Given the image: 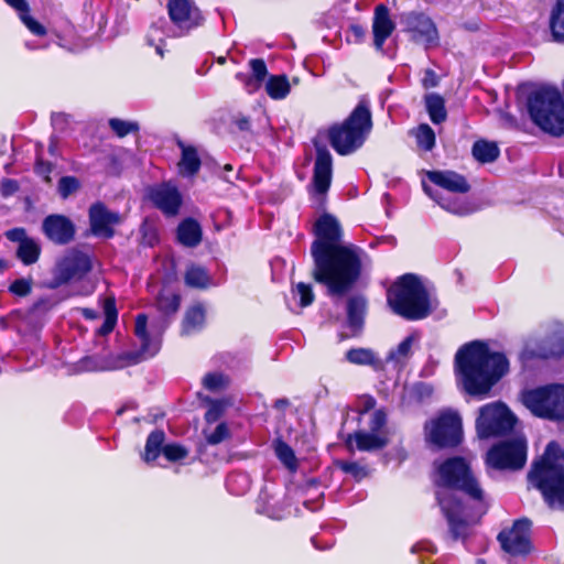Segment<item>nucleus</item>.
Here are the masks:
<instances>
[{"mask_svg": "<svg viewBox=\"0 0 564 564\" xmlns=\"http://www.w3.org/2000/svg\"><path fill=\"white\" fill-rule=\"evenodd\" d=\"M350 31L355 35L356 40H360L365 35V29L360 25H351Z\"/></svg>", "mask_w": 564, "mask_h": 564, "instance_id": "obj_61", "label": "nucleus"}, {"mask_svg": "<svg viewBox=\"0 0 564 564\" xmlns=\"http://www.w3.org/2000/svg\"><path fill=\"white\" fill-rule=\"evenodd\" d=\"M290 89V83L285 75L271 76L265 84L267 94L275 100L284 99Z\"/></svg>", "mask_w": 564, "mask_h": 564, "instance_id": "obj_35", "label": "nucleus"}, {"mask_svg": "<svg viewBox=\"0 0 564 564\" xmlns=\"http://www.w3.org/2000/svg\"><path fill=\"white\" fill-rule=\"evenodd\" d=\"M19 191V183L12 178H4L0 185V194L3 197H9Z\"/></svg>", "mask_w": 564, "mask_h": 564, "instance_id": "obj_55", "label": "nucleus"}, {"mask_svg": "<svg viewBox=\"0 0 564 564\" xmlns=\"http://www.w3.org/2000/svg\"><path fill=\"white\" fill-rule=\"evenodd\" d=\"M165 433L162 430L151 432L147 438L143 460L152 463L162 454V448L165 445Z\"/></svg>", "mask_w": 564, "mask_h": 564, "instance_id": "obj_30", "label": "nucleus"}, {"mask_svg": "<svg viewBox=\"0 0 564 564\" xmlns=\"http://www.w3.org/2000/svg\"><path fill=\"white\" fill-rule=\"evenodd\" d=\"M78 188V181L72 176H64L58 182V192L63 197H67L69 194Z\"/></svg>", "mask_w": 564, "mask_h": 564, "instance_id": "obj_52", "label": "nucleus"}, {"mask_svg": "<svg viewBox=\"0 0 564 564\" xmlns=\"http://www.w3.org/2000/svg\"><path fill=\"white\" fill-rule=\"evenodd\" d=\"M523 405L535 416L564 420V384H546L521 393Z\"/></svg>", "mask_w": 564, "mask_h": 564, "instance_id": "obj_9", "label": "nucleus"}, {"mask_svg": "<svg viewBox=\"0 0 564 564\" xmlns=\"http://www.w3.org/2000/svg\"><path fill=\"white\" fill-rule=\"evenodd\" d=\"M387 414L383 410H376L369 416V431H357L349 434L347 444L356 443L357 449L361 452H372L386 447L389 443L388 431L386 429Z\"/></svg>", "mask_w": 564, "mask_h": 564, "instance_id": "obj_13", "label": "nucleus"}, {"mask_svg": "<svg viewBox=\"0 0 564 564\" xmlns=\"http://www.w3.org/2000/svg\"><path fill=\"white\" fill-rule=\"evenodd\" d=\"M550 30L554 42L564 43V0H557L551 11Z\"/></svg>", "mask_w": 564, "mask_h": 564, "instance_id": "obj_31", "label": "nucleus"}, {"mask_svg": "<svg viewBox=\"0 0 564 564\" xmlns=\"http://www.w3.org/2000/svg\"><path fill=\"white\" fill-rule=\"evenodd\" d=\"M457 381L469 395L486 398L509 370L503 354L490 351L487 344L474 340L462 346L455 356Z\"/></svg>", "mask_w": 564, "mask_h": 564, "instance_id": "obj_3", "label": "nucleus"}, {"mask_svg": "<svg viewBox=\"0 0 564 564\" xmlns=\"http://www.w3.org/2000/svg\"><path fill=\"white\" fill-rule=\"evenodd\" d=\"M251 76L242 73L237 74V78L245 83L249 93L257 90L268 75V68L262 58H253L249 62Z\"/></svg>", "mask_w": 564, "mask_h": 564, "instance_id": "obj_24", "label": "nucleus"}, {"mask_svg": "<svg viewBox=\"0 0 564 564\" xmlns=\"http://www.w3.org/2000/svg\"><path fill=\"white\" fill-rule=\"evenodd\" d=\"M391 310L409 321L427 317L438 305L436 297L414 274L400 276L388 290Z\"/></svg>", "mask_w": 564, "mask_h": 564, "instance_id": "obj_4", "label": "nucleus"}, {"mask_svg": "<svg viewBox=\"0 0 564 564\" xmlns=\"http://www.w3.org/2000/svg\"><path fill=\"white\" fill-rule=\"evenodd\" d=\"M316 158L312 181V194L316 202L322 203L327 193L333 176V158L325 145L314 142Z\"/></svg>", "mask_w": 564, "mask_h": 564, "instance_id": "obj_17", "label": "nucleus"}, {"mask_svg": "<svg viewBox=\"0 0 564 564\" xmlns=\"http://www.w3.org/2000/svg\"><path fill=\"white\" fill-rule=\"evenodd\" d=\"M151 200L162 212H177L182 197L176 187L164 184L151 192Z\"/></svg>", "mask_w": 564, "mask_h": 564, "instance_id": "obj_22", "label": "nucleus"}, {"mask_svg": "<svg viewBox=\"0 0 564 564\" xmlns=\"http://www.w3.org/2000/svg\"><path fill=\"white\" fill-rule=\"evenodd\" d=\"M424 88H432L438 85V78L433 69H426L422 79Z\"/></svg>", "mask_w": 564, "mask_h": 564, "instance_id": "obj_56", "label": "nucleus"}, {"mask_svg": "<svg viewBox=\"0 0 564 564\" xmlns=\"http://www.w3.org/2000/svg\"><path fill=\"white\" fill-rule=\"evenodd\" d=\"M203 386L210 392H221L229 386V377L223 372H208L203 378Z\"/></svg>", "mask_w": 564, "mask_h": 564, "instance_id": "obj_41", "label": "nucleus"}, {"mask_svg": "<svg viewBox=\"0 0 564 564\" xmlns=\"http://www.w3.org/2000/svg\"><path fill=\"white\" fill-rule=\"evenodd\" d=\"M226 486L231 494L239 496L249 489L250 481L247 475L236 473L228 476Z\"/></svg>", "mask_w": 564, "mask_h": 564, "instance_id": "obj_44", "label": "nucleus"}, {"mask_svg": "<svg viewBox=\"0 0 564 564\" xmlns=\"http://www.w3.org/2000/svg\"><path fill=\"white\" fill-rule=\"evenodd\" d=\"M7 238L11 241H17L21 245V241L29 240L30 238L26 236L25 230L22 228H14L7 231Z\"/></svg>", "mask_w": 564, "mask_h": 564, "instance_id": "obj_57", "label": "nucleus"}, {"mask_svg": "<svg viewBox=\"0 0 564 564\" xmlns=\"http://www.w3.org/2000/svg\"><path fill=\"white\" fill-rule=\"evenodd\" d=\"M235 123L240 131H249L251 127L250 120L247 117L236 118Z\"/></svg>", "mask_w": 564, "mask_h": 564, "instance_id": "obj_60", "label": "nucleus"}, {"mask_svg": "<svg viewBox=\"0 0 564 564\" xmlns=\"http://www.w3.org/2000/svg\"><path fill=\"white\" fill-rule=\"evenodd\" d=\"M400 23L414 43L423 44L426 47L438 44L437 28L433 20L424 12H404L400 15Z\"/></svg>", "mask_w": 564, "mask_h": 564, "instance_id": "obj_15", "label": "nucleus"}, {"mask_svg": "<svg viewBox=\"0 0 564 564\" xmlns=\"http://www.w3.org/2000/svg\"><path fill=\"white\" fill-rule=\"evenodd\" d=\"M564 355V334L547 337L540 346L538 356L541 358L561 357Z\"/></svg>", "mask_w": 564, "mask_h": 564, "instance_id": "obj_34", "label": "nucleus"}, {"mask_svg": "<svg viewBox=\"0 0 564 564\" xmlns=\"http://www.w3.org/2000/svg\"><path fill=\"white\" fill-rule=\"evenodd\" d=\"M530 521L517 520L510 529L502 530L498 534V541L502 550L511 555H525L531 550Z\"/></svg>", "mask_w": 564, "mask_h": 564, "instance_id": "obj_18", "label": "nucleus"}, {"mask_svg": "<svg viewBox=\"0 0 564 564\" xmlns=\"http://www.w3.org/2000/svg\"><path fill=\"white\" fill-rule=\"evenodd\" d=\"M346 360L359 366H375L378 364L377 355L369 348H352L346 352Z\"/></svg>", "mask_w": 564, "mask_h": 564, "instance_id": "obj_38", "label": "nucleus"}, {"mask_svg": "<svg viewBox=\"0 0 564 564\" xmlns=\"http://www.w3.org/2000/svg\"><path fill=\"white\" fill-rule=\"evenodd\" d=\"M32 284H33V281L31 278L17 279L10 284L9 291L12 294L18 295V296H26L32 291Z\"/></svg>", "mask_w": 564, "mask_h": 564, "instance_id": "obj_50", "label": "nucleus"}, {"mask_svg": "<svg viewBox=\"0 0 564 564\" xmlns=\"http://www.w3.org/2000/svg\"><path fill=\"white\" fill-rule=\"evenodd\" d=\"M426 177L432 184L451 193L465 194L470 189L466 177L454 171H427Z\"/></svg>", "mask_w": 564, "mask_h": 564, "instance_id": "obj_20", "label": "nucleus"}, {"mask_svg": "<svg viewBox=\"0 0 564 564\" xmlns=\"http://www.w3.org/2000/svg\"><path fill=\"white\" fill-rule=\"evenodd\" d=\"M83 315L88 318V319H95L98 314L95 310H91V308H83Z\"/></svg>", "mask_w": 564, "mask_h": 564, "instance_id": "obj_62", "label": "nucleus"}, {"mask_svg": "<svg viewBox=\"0 0 564 564\" xmlns=\"http://www.w3.org/2000/svg\"><path fill=\"white\" fill-rule=\"evenodd\" d=\"M552 508H564V452L555 442L547 444L544 455L535 462L528 475Z\"/></svg>", "mask_w": 564, "mask_h": 564, "instance_id": "obj_5", "label": "nucleus"}, {"mask_svg": "<svg viewBox=\"0 0 564 564\" xmlns=\"http://www.w3.org/2000/svg\"><path fill=\"white\" fill-rule=\"evenodd\" d=\"M205 324V310L203 305L195 304L189 307L184 316L182 333L184 335L194 334L203 328Z\"/></svg>", "mask_w": 564, "mask_h": 564, "instance_id": "obj_27", "label": "nucleus"}, {"mask_svg": "<svg viewBox=\"0 0 564 564\" xmlns=\"http://www.w3.org/2000/svg\"><path fill=\"white\" fill-rule=\"evenodd\" d=\"M415 341V336L410 335L405 337L395 349L391 350L388 356V361L402 364L411 356L412 346Z\"/></svg>", "mask_w": 564, "mask_h": 564, "instance_id": "obj_43", "label": "nucleus"}, {"mask_svg": "<svg viewBox=\"0 0 564 564\" xmlns=\"http://www.w3.org/2000/svg\"><path fill=\"white\" fill-rule=\"evenodd\" d=\"M371 128L369 105L361 100L343 123L329 128V143L338 154H351L362 147Z\"/></svg>", "mask_w": 564, "mask_h": 564, "instance_id": "obj_7", "label": "nucleus"}, {"mask_svg": "<svg viewBox=\"0 0 564 564\" xmlns=\"http://www.w3.org/2000/svg\"><path fill=\"white\" fill-rule=\"evenodd\" d=\"M293 294L300 297V305L306 307L314 301V293L310 284L300 282L293 289Z\"/></svg>", "mask_w": 564, "mask_h": 564, "instance_id": "obj_49", "label": "nucleus"}, {"mask_svg": "<svg viewBox=\"0 0 564 564\" xmlns=\"http://www.w3.org/2000/svg\"><path fill=\"white\" fill-rule=\"evenodd\" d=\"M178 145L182 150V156L178 162L180 174L188 177L194 176L202 165L197 150L194 147L185 145L183 142H178Z\"/></svg>", "mask_w": 564, "mask_h": 564, "instance_id": "obj_25", "label": "nucleus"}, {"mask_svg": "<svg viewBox=\"0 0 564 564\" xmlns=\"http://www.w3.org/2000/svg\"><path fill=\"white\" fill-rule=\"evenodd\" d=\"M527 462V442L522 437L501 442L492 446L486 456V464L496 470L521 469Z\"/></svg>", "mask_w": 564, "mask_h": 564, "instance_id": "obj_12", "label": "nucleus"}, {"mask_svg": "<svg viewBox=\"0 0 564 564\" xmlns=\"http://www.w3.org/2000/svg\"><path fill=\"white\" fill-rule=\"evenodd\" d=\"M20 18L22 22L25 24V26L35 35L42 36L45 35L46 30L45 28L35 21L30 14L29 11H24L20 13Z\"/></svg>", "mask_w": 564, "mask_h": 564, "instance_id": "obj_51", "label": "nucleus"}, {"mask_svg": "<svg viewBox=\"0 0 564 564\" xmlns=\"http://www.w3.org/2000/svg\"><path fill=\"white\" fill-rule=\"evenodd\" d=\"M9 6L14 8L19 13L29 11V4L26 0H4Z\"/></svg>", "mask_w": 564, "mask_h": 564, "instance_id": "obj_59", "label": "nucleus"}, {"mask_svg": "<svg viewBox=\"0 0 564 564\" xmlns=\"http://www.w3.org/2000/svg\"><path fill=\"white\" fill-rule=\"evenodd\" d=\"M527 105L530 118L541 130L555 137L564 134V102L557 88L533 90Z\"/></svg>", "mask_w": 564, "mask_h": 564, "instance_id": "obj_8", "label": "nucleus"}, {"mask_svg": "<svg viewBox=\"0 0 564 564\" xmlns=\"http://www.w3.org/2000/svg\"><path fill=\"white\" fill-rule=\"evenodd\" d=\"M274 452L279 460L290 470H295L297 468V460L295 457V453L291 446H289L282 440H276L274 442Z\"/></svg>", "mask_w": 564, "mask_h": 564, "instance_id": "obj_39", "label": "nucleus"}, {"mask_svg": "<svg viewBox=\"0 0 564 564\" xmlns=\"http://www.w3.org/2000/svg\"><path fill=\"white\" fill-rule=\"evenodd\" d=\"M166 8L177 36H183L204 23V15L194 0H169Z\"/></svg>", "mask_w": 564, "mask_h": 564, "instance_id": "obj_16", "label": "nucleus"}, {"mask_svg": "<svg viewBox=\"0 0 564 564\" xmlns=\"http://www.w3.org/2000/svg\"><path fill=\"white\" fill-rule=\"evenodd\" d=\"M148 317L145 314H139L135 317L134 334L140 340V351L135 355L118 356H86L79 360L78 367L83 371H107L121 369L128 365L137 364L143 359L153 357L160 349L161 340L159 336H152L148 332Z\"/></svg>", "mask_w": 564, "mask_h": 564, "instance_id": "obj_6", "label": "nucleus"}, {"mask_svg": "<svg viewBox=\"0 0 564 564\" xmlns=\"http://www.w3.org/2000/svg\"><path fill=\"white\" fill-rule=\"evenodd\" d=\"M262 512L265 513L268 517L273 518V519L282 518V516L279 512H274V511H271L269 509H265Z\"/></svg>", "mask_w": 564, "mask_h": 564, "instance_id": "obj_64", "label": "nucleus"}, {"mask_svg": "<svg viewBox=\"0 0 564 564\" xmlns=\"http://www.w3.org/2000/svg\"><path fill=\"white\" fill-rule=\"evenodd\" d=\"M43 230L46 237L57 245H66L75 236L74 224L59 214L48 215L43 221Z\"/></svg>", "mask_w": 564, "mask_h": 564, "instance_id": "obj_19", "label": "nucleus"}, {"mask_svg": "<svg viewBox=\"0 0 564 564\" xmlns=\"http://www.w3.org/2000/svg\"><path fill=\"white\" fill-rule=\"evenodd\" d=\"M162 455L172 463L180 462L188 456V449L178 443L165 444Z\"/></svg>", "mask_w": 564, "mask_h": 564, "instance_id": "obj_46", "label": "nucleus"}, {"mask_svg": "<svg viewBox=\"0 0 564 564\" xmlns=\"http://www.w3.org/2000/svg\"><path fill=\"white\" fill-rule=\"evenodd\" d=\"M413 134L415 137L417 147L422 150L431 151L435 147V132L429 124H420L413 131Z\"/></svg>", "mask_w": 564, "mask_h": 564, "instance_id": "obj_42", "label": "nucleus"}, {"mask_svg": "<svg viewBox=\"0 0 564 564\" xmlns=\"http://www.w3.org/2000/svg\"><path fill=\"white\" fill-rule=\"evenodd\" d=\"M340 468L345 473L352 475L357 479H361L367 475L366 467L359 465L356 462H343L340 463Z\"/></svg>", "mask_w": 564, "mask_h": 564, "instance_id": "obj_53", "label": "nucleus"}, {"mask_svg": "<svg viewBox=\"0 0 564 564\" xmlns=\"http://www.w3.org/2000/svg\"><path fill=\"white\" fill-rule=\"evenodd\" d=\"M94 235L110 238L113 235L112 225L118 221V214H89Z\"/></svg>", "mask_w": 564, "mask_h": 564, "instance_id": "obj_28", "label": "nucleus"}, {"mask_svg": "<svg viewBox=\"0 0 564 564\" xmlns=\"http://www.w3.org/2000/svg\"><path fill=\"white\" fill-rule=\"evenodd\" d=\"M312 490H318V484L316 480H310L306 484V492L310 494ZM322 497H323V492L317 491L316 497L312 502L308 500H305L303 503L308 510L315 511L321 507L319 499Z\"/></svg>", "mask_w": 564, "mask_h": 564, "instance_id": "obj_54", "label": "nucleus"}, {"mask_svg": "<svg viewBox=\"0 0 564 564\" xmlns=\"http://www.w3.org/2000/svg\"><path fill=\"white\" fill-rule=\"evenodd\" d=\"M91 268V258L88 253L77 248L68 249L56 262L54 269L55 284L62 285L73 280H80Z\"/></svg>", "mask_w": 564, "mask_h": 564, "instance_id": "obj_14", "label": "nucleus"}, {"mask_svg": "<svg viewBox=\"0 0 564 564\" xmlns=\"http://www.w3.org/2000/svg\"><path fill=\"white\" fill-rule=\"evenodd\" d=\"M184 280L187 286L196 289H206L212 283V279L206 269L195 264L187 268Z\"/></svg>", "mask_w": 564, "mask_h": 564, "instance_id": "obj_33", "label": "nucleus"}, {"mask_svg": "<svg viewBox=\"0 0 564 564\" xmlns=\"http://www.w3.org/2000/svg\"><path fill=\"white\" fill-rule=\"evenodd\" d=\"M425 108L433 123L440 124L447 118L444 98L435 93L425 96Z\"/></svg>", "mask_w": 564, "mask_h": 564, "instance_id": "obj_29", "label": "nucleus"}, {"mask_svg": "<svg viewBox=\"0 0 564 564\" xmlns=\"http://www.w3.org/2000/svg\"><path fill=\"white\" fill-rule=\"evenodd\" d=\"M313 232V276L330 295H344L360 276L364 251L354 245H343L344 230L333 214H321Z\"/></svg>", "mask_w": 564, "mask_h": 564, "instance_id": "obj_1", "label": "nucleus"}, {"mask_svg": "<svg viewBox=\"0 0 564 564\" xmlns=\"http://www.w3.org/2000/svg\"><path fill=\"white\" fill-rule=\"evenodd\" d=\"M35 171L37 174L44 176L45 180H48V175L52 172V165L51 163L39 159L35 165Z\"/></svg>", "mask_w": 564, "mask_h": 564, "instance_id": "obj_58", "label": "nucleus"}, {"mask_svg": "<svg viewBox=\"0 0 564 564\" xmlns=\"http://www.w3.org/2000/svg\"><path fill=\"white\" fill-rule=\"evenodd\" d=\"M426 441L440 448L452 447L460 443L462 420L457 412L444 411L425 424Z\"/></svg>", "mask_w": 564, "mask_h": 564, "instance_id": "obj_11", "label": "nucleus"}, {"mask_svg": "<svg viewBox=\"0 0 564 564\" xmlns=\"http://www.w3.org/2000/svg\"><path fill=\"white\" fill-rule=\"evenodd\" d=\"M474 158L481 163H491L499 156V148L495 142L485 140L476 141L473 145Z\"/></svg>", "mask_w": 564, "mask_h": 564, "instance_id": "obj_32", "label": "nucleus"}, {"mask_svg": "<svg viewBox=\"0 0 564 564\" xmlns=\"http://www.w3.org/2000/svg\"><path fill=\"white\" fill-rule=\"evenodd\" d=\"M516 422V415L505 403H488L479 409L477 434L480 438L505 435L513 430Z\"/></svg>", "mask_w": 564, "mask_h": 564, "instance_id": "obj_10", "label": "nucleus"}, {"mask_svg": "<svg viewBox=\"0 0 564 564\" xmlns=\"http://www.w3.org/2000/svg\"><path fill=\"white\" fill-rule=\"evenodd\" d=\"M104 313H105V322L99 327L98 334L107 335L112 332L118 317V312L116 308V302L113 297H107L104 301Z\"/></svg>", "mask_w": 564, "mask_h": 564, "instance_id": "obj_40", "label": "nucleus"}, {"mask_svg": "<svg viewBox=\"0 0 564 564\" xmlns=\"http://www.w3.org/2000/svg\"><path fill=\"white\" fill-rule=\"evenodd\" d=\"M367 310V301L361 295H355L347 301V326L352 333L357 335L364 326V319Z\"/></svg>", "mask_w": 564, "mask_h": 564, "instance_id": "obj_23", "label": "nucleus"}, {"mask_svg": "<svg viewBox=\"0 0 564 564\" xmlns=\"http://www.w3.org/2000/svg\"><path fill=\"white\" fill-rule=\"evenodd\" d=\"M208 410L205 414V420L207 423H214L218 421V419L224 414L225 409L228 406L229 402L227 400H213L208 399Z\"/></svg>", "mask_w": 564, "mask_h": 564, "instance_id": "obj_47", "label": "nucleus"}, {"mask_svg": "<svg viewBox=\"0 0 564 564\" xmlns=\"http://www.w3.org/2000/svg\"><path fill=\"white\" fill-rule=\"evenodd\" d=\"M41 247L39 242L32 238L21 241L18 246L17 256L23 264L30 265L39 260Z\"/></svg>", "mask_w": 564, "mask_h": 564, "instance_id": "obj_37", "label": "nucleus"}, {"mask_svg": "<svg viewBox=\"0 0 564 564\" xmlns=\"http://www.w3.org/2000/svg\"><path fill=\"white\" fill-rule=\"evenodd\" d=\"M394 28L395 24L390 18L388 7L378 4L375 8L372 22L373 43L377 50H382L386 40L392 34Z\"/></svg>", "mask_w": 564, "mask_h": 564, "instance_id": "obj_21", "label": "nucleus"}, {"mask_svg": "<svg viewBox=\"0 0 564 564\" xmlns=\"http://www.w3.org/2000/svg\"><path fill=\"white\" fill-rule=\"evenodd\" d=\"M88 212H91V213H95V212H107L106 210V207L104 204L101 203H95L93 204L90 207H89V210Z\"/></svg>", "mask_w": 564, "mask_h": 564, "instance_id": "obj_63", "label": "nucleus"}, {"mask_svg": "<svg viewBox=\"0 0 564 564\" xmlns=\"http://www.w3.org/2000/svg\"><path fill=\"white\" fill-rule=\"evenodd\" d=\"M206 442L209 445H217L230 437V431L227 423H219L214 430H204Z\"/></svg>", "mask_w": 564, "mask_h": 564, "instance_id": "obj_45", "label": "nucleus"}, {"mask_svg": "<svg viewBox=\"0 0 564 564\" xmlns=\"http://www.w3.org/2000/svg\"><path fill=\"white\" fill-rule=\"evenodd\" d=\"M109 126L119 138H123L127 134L139 130V126L137 122L124 121L117 118L110 119Z\"/></svg>", "mask_w": 564, "mask_h": 564, "instance_id": "obj_48", "label": "nucleus"}, {"mask_svg": "<svg viewBox=\"0 0 564 564\" xmlns=\"http://www.w3.org/2000/svg\"><path fill=\"white\" fill-rule=\"evenodd\" d=\"M177 239L186 247H195L202 240V229L198 223L188 218L182 221L177 228Z\"/></svg>", "mask_w": 564, "mask_h": 564, "instance_id": "obj_26", "label": "nucleus"}, {"mask_svg": "<svg viewBox=\"0 0 564 564\" xmlns=\"http://www.w3.org/2000/svg\"><path fill=\"white\" fill-rule=\"evenodd\" d=\"M436 498L454 540L466 541L487 510L485 494L465 458L446 459L437 468Z\"/></svg>", "mask_w": 564, "mask_h": 564, "instance_id": "obj_2", "label": "nucleus"}, {"mask_svg": "<svg viewBox=\"0 0 564 564\" xmlns=\"http://www.w3.org/2000/svg\"><path fill=\"white\" fill-rule=\"evenodd\" d=\"M180 303V295L167 289H163L156 297L158 310L166 316L176 313Z\"/></svg>", "mask_w": 564, "mask_h": 564, "instance_id": "obj_36", "label": "nucleus"}]
</instances>
